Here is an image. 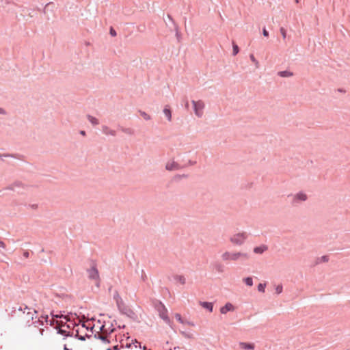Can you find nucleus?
Masks as SVG:
<instances>
[{"instance_id": "obj_24", "label": "nucleus", "mask_w": 350, "mask_h": 350, "mask_svg": "<svg viewBox=\"0 0 350 350\" xmlns=\"http://www.w3.org/2000/svg\"><path fill=\"white\" fill-rule=\"evenodd\" d=\"M175 318H176V319L178 321H179L180 323H184V322H183V319H182V317H181V316H180V314L176 313V314H175Z\"/></svg>"}, {"instance_id": "obj_26", "label": "nucleus", "mask_w": 350, "mask_h": 350, "mask_svg": "<svg viewBox=\"0 0 350 350\" xmlns=\"http://www.w3.org/2000/svg\"><path fill=\"white\" fill-rule=\"evenodd\" d=\"M250 57L251 60L256 64V67H258V62L256 59L254 55H250Z\"/></svg>"}, {"instance_id": "obj_6", "label": "nucleus", "mask_w": 350, "mask_h": 350, "mask_svg": "<svg viewBox=\"0 0 350 350\" xmlns=\"http://www.w3.org/2000/svg\"><path fill=\"white\" fill-rule=\"evenodd\" d=\"M308 199L307 195L304 192H299L294 195L293 202L299 203L300 202H304Z\"/></svg>"}, {"instance_id": "obj_15", "label": "nucleus", "mask_w": 350, "mask_h": 350, "mask_svg": "<svg viewBox=\"0 0 350 350\" xmlns=\"http://www.w3.org/2000/svg\"><path fill=\"white\" fill-rule=\"evenodd\" d=\"M278 75L281 77H290L293 75V72L287 70L280 71L278 73Z\"/></svg>"}, {"instance_id": "obj_4", "label": "nucleus", "mask_w": 350, "mask_h": 350, "mask_svg": "<svg viewBox=\"0 0 350 350\" xmlns=\"http://www.w3.org/2000/svg\"><path fill=\"white\" fill-rule=\"evenodd\" d=\"M192 104L196 116L198 118H201L204 113V109L205 107L204 103L202 100L197 101L192 100Z\"/></svg>"}, {"instance_id": "obj_33", "label": "nucleus", "mask_w": 350, "mask_h": 350, "mask_svg": "<svg viewBox=\"0 0 350 350\" xmlns=\"http://www.w3.org/2000/svg\"><path fill=\"white\" fill-rule=\"evenodd\" d=\"M137 345H139V347H140V344H139V342H138L137 340H135V347H137Z\"/></svg>"}, {"instance_id": "obj_16", "label": "nucleus", "mask_w": 350, "mask_h": 350, "mask_svg": "<svg viewBox=\"0 0 350 350\" xmlns=\"http://www.w3.org/2000/svg\"><path fill=\"white\" fill-rule=\"evenodd\" d=\"M87 118L88 120L93 124V125H98L99 124V121L97 118L95 117H93L90 115L87 116Z\"/></svg>"}, {"instance_id": "obj_29", "label": "nucleus", "mask_w": 350, "mask_h": 350, "mask_svg": "<svg viewBox=\"0 0 350 350\" xmlns=\"http://www.w3.org/2000/svg\"><path fill=\"white\" fill-rule=\"evenodd\" d=\"M262 34L265 36V37H268L269 36V32L267 31V29L265 28H264L262 29Z\"/></svg>"}, {"instance_id": "obj_9", "label": "nucleus", "mask_w": 350, "mask_h": 350, "mask_svg": "<svg viewBox=\"0 0 350 350\" xmlns=\"http://www.w3.org/2000/svg\"><path fill=\"white\" fill-rule=\"evenodd\" d=\"M165 169L169 171L177 170L179 169V165L175 161H171L166 163Z\"/></svg>"}, {"instance_id": "obj_35", "label": "nucleus", "mask_w": 350, "mask_h": 350, "mask_svg": "<svg viewBox=\"0 0 350 350\" xmlns=\"http://www.w3.org/2000/svg\"><path fill=\"white\" fill-rule=\"evenodd\" d=\"M5 111L2 108H0V113H4Z\"/></svg>"}, {"instance_id": "obj_17", "label": "nucleus", "mask_w": 350, "mask_h": 350, "mask_svg": "<svg viewBox=\"0 0 350 350\" xmlns=\"http://www.w3.org/2000/svg\"><path fill=\"white\" fill-rule=\"evenodd\" d=\"M163 113L165 115V116L167 117V120L169 121H171L172 120V113H171L170 109L168 107H165V109H163Z\"/></svg>"}, {"instance_id": "obj_3", "label": "nucleus", "mask_w": 350, "mask_h": 350, "mask_svg": "<svg viewBox=\"0 0 350 350\" xmlns=\"http://www.w3.org/2000/svg\"><path fill=\"white\" fill-rule=\"evenodd\" d=\"M248 238V234L246 232H239L237 233H235L234 234H232L230 237V242L233 245H243L245 241L247 240V239Z\"/></svg>"}, {"instance_id": "obj_30", "label": "nucleus", "mask_w": 350, "mask_h": 350, "mask_svg": "<svg viewBox=\"0 0 350 350\" xmlns=\"http://www.w3.org/2000/svg\"><path fill=\"white\" fill-rule=\"evenodd\" d=\"M100 330H101V332H103V334H104V333H107V331L105 329V325H103V326L100 327Z\"/></svg>"}, {"instance_id": "obj_36", "label": "nucleus", "mask_w": 350, "mask_h": 350, "mask_svg": "<svg viewBox=\"0 0 350 350\" xmlns=\"http://www.w3.org/2000/svg\"><path fill=\"white\" fill-rule=\"evenodd\" d=\"M64 350H68V347H67L66 345H64Z\"/></svg>"}, {"instance_id": "obj_25", "label": "nucleus", "mask_w": 350, "mask_h": 350, "mask_svg": "<svg viewBox=\"0 0 350 350\" xmlns=\"http://www.w3.org/2000/svg\"><path fill=\"white\" fill-rule=\"evenodd\" d=\"M75 323L70 319V321L68 322L66 325V329H70L72 327L75 326Z\"/></svg>"}, {"instance_id": "obj_41", "label": "nucleus", "mask_w": 350, "mask_h": 350, "mask_svg": "<svg viewBox=\"0 0 350 350\" xmlns=\"http://www.w3.org/2000/svg\"><path fill=\"white\" fill-rule=\"evenodd\" d=\"M100 338H101L102 340H105V337H104L103 336H100Z\"/></svg>"}, {"instance_id": "obj_13", "label": "nucleus", "mask_w": 350, "mask_h": 350, "mask_svg": "<svg viewBox=\"0 0 350 350\" xmlns=\"http://www.w3.org/2000/svg\"><path fill=\"white\" fill-rule=\"evenodd\" d=\"M103 132L105 135H112V136L116 135V131L109 129V127H107L106 126H103Z\"/></svg>"}, {"instance_id": "obj_14", "label": "nucleus", "mask_w": 350, "mask_h": 350, "mask_svg": "<svg viewBox=\"0 0 350 350\" xmlns=\"http://www.w3.org/2000/svg\"><path fill=\"white\" fill-rule=\"evenodd\" d=\"M162 310L160 311V317L165 321H168L167 311L163 306H162Z\"/></svg>"}, {"instance_id": "obj_40", "label": "nucleus", "mask_w": 350, "mask_h": 350, "mask_svg": "<svg viewBox=\"0 0 350 350\" xmlns=\"http://www.w3.org/2000/svg\"><path fill=\"white\" fill-rule=\"evenodd\" d=\"M81 340H85V338L83 336H80L79 338Z\"/></svg>"}, {"instance_id": "obj_18", "label": "nucleus", "mask_w": 350, "mask_h": 350, "mask_svg": "<svg viewBox=\"0 0 350 350\" xmlns=\"http://www.w3.org/2000/svg\"><path fill=\"white\" fill-rule=\"evenodd\" d=\"M244 282L246 285L252 286L253 285V280L251 277H247L243 279Z\"/></svg>"}, {"instance_id": "obj_21", "label": "nucleus", "mask_w": 350, "mask_h": 350, "mask_svg": "<svg viewBox=\"0 0 350 350\" xmlns=\"http://www.w3.org/2000/svg\"><path fill=\"white\" fill-rule=\"evenodd\" d=\"M265 286H266V284L265 283H260L258 285V290L260 291V292H262V293H264L265 292Z\"/></svg>"}, {"instance_id": "obj_20", "label": "nucleus", "mask_w": 350, "mask_h": 350, "mask_svg": "<svg viewBox=\"0 0 350 350\" xmlns=\"http://www.w3.org/2000/svg\"><path fill=\"white\" fill-rule=\"evenodd\" d=\"M140 116L146 120H150V116L144 111H139Z\"/></svg>"}, {"instance_id": "obj_2", "label": "nucleus", "mask_w": 350, "mask_h": 350, "mask_svg": "<svg viewBox=\"0 0 350 350\" xmlns=\"http://www.w3.org/2000/svg\"><path fill=\"white\" fill-rule=\"evenodd\" d=\"M54 317L60 319V320H56V327L58 329V333L64 334L66 336H70V332L64 328L66 327V323L70 321L68 317L55 315Z\"/></svg>"}, {"instance_id": "obj_39", "label": "nucleus", "mask_w": 350, "mask_h": 350, "mask_svg": "<svg viewBox=\"0 0 350 350\" xmlns=\"http://www.w3.org/2000/svg\"><path fill=\"white\" fill-rule=\"evenodd\" d=\"M76 332H77V335L78 336V335H79V329H77L76 330Z\"/></svg>"}, {"instance_id": "obj_11", "label": "nucleus", "mask_w": 350, "mask_h": 350, "mask_svg": "<svg viewBox=\"0 0 350 350\" xmlns=\"http://www.w3.org/2000/svg\"><path fill=\"white\" fill-rule=\"evenodd\" d=\"M268 249L267 245H262L260 246L255 247L254 248V252L257 254H261Z\"/></svg>"}, {"instance_id": "obj_38", "label": "nucleus", "mask_w": 350, "mask_h": 350, "mask_svg": "<svg viewBox=\"0 0 350 350\" xmlns=\"http://www.w3.org/2000/svg\"><path fill=\"white\" fill-rule=\"evenodd\" d=\"M113 349H114V350H118V346H115V347H113Z\"/></svg>"}, {"instance_id": "obj_22", "label": "nucleus", "mask_w": 350, "mask_h": 350, "mask_svg": "<svg viewBox=\"0 0 350 350\" xmlns=\"http://www.w3.org/2000/svg\"><path fill=\"white\" fill-rule=\"evenodd\" d=\"M275 293L277 294H278V295L280 294L282 292V290H283L282 285V284H278V286H275Z\"/></svg>"}, {"instance_id": "obj_34", "label": "nucleus", "mask_w": 350, "mask_h": 350, "mask_svg": "<svg viewBox=\"0 0 350 350\" xmlns=\"http://www.w3.org/2000/svg\"><path fill=\"white\" fill-rule=\"evenodd\" d=\"M80 134L82 135L83 136H85V132L84 131H81L80 132Z\"/></svg>"}, {"instance_id": "obj_43", "label": "nucleus", "mask_w": 350, "mask_h": 350, "mask_svg": "<svg viewBox=\"0 0 350 350\" xmlns=\"http://www.w3.org/2000/svg\"><path fill=\"white\" fill-rule=\"evenodd\" d=\"M107 350H111V349H107Z\"/></svg>"}, {"instance_id": "obj_12", "label": "nucleus", "mask_w": 350, "mask_h": 350, "mask_svg": "<svg viewBox=\"0 0 350 350\" xmlns=\"http://www.w3.org/2000/svg\"><path fill=\"white\" fill-rule=\"evenodd\" d=\"M200 305L208 310L209 312H212L213 311V305L211 302H207V301H200Z\"/></svg>"}, {"instance_id": "obj_32", "label": "nucleus", "mask_w": 350, "mask_h": 350, "mask_svg": "<svg viewBox=\"0 0 350 350\" xmlns=\"http://www.w3.org/2000/svg\"><path fill=\"white\" fill-rule=\"evenodd\" d=\"M0 247L5 248V243L2 241H0Z\"/></svg>"}, {"instance_id": "obj_10", "label": "nucleus", "mask_w": 350, "mask_h": 350, "mask_svg": "<svg viewBox=\"0 0 350 350\" xmlns=\"http://www.w3.org/2000/svg\"><path fill=\"white\" fill-rule=\"evenodd\" d=\"M239 346L242 349L245 350H253L255 348V345L254 343L244 342H241L239 344Z\"/></svg>"}, {"instance_id": "obj_23", "label": "nucleus", "mask_w": 350, "mask_h": 350, "mask_svg": "<svg viewBox=\"0 0 350 350\" xmlns=\"http://www.w3.org/2000/svg\"><path fill=\"white\" fill-rule=\"evenodd\" d=\"M280 31L282 36L283 39H285L286 36V31L284 27H281L280 29Z\"/></svg>"}, {"instance_id": "obj_28", "label": "nucleus", "mask_w": 350, "mask_h": 350, "mask_svg": "<svg viewBox=\"0 0 350 350\" xmlns=\"http://www.w3.org/2000/svg\"><path fill=\"white\" fill-rule=\"evenodd\" d=\"M329 260V258L327 256H323L321 258V262H327Z\"/></svg>"}, {"instance_id": "obj_7", "label": "nucleus", "mask_w": 350, "mask_h": 350, "mask_svg": "<svg viewBox=\"0 0 350 350\" xmlns=\"http://www.w3.org/2000/svg\"><path fill=\"white\" fill-rule=\"evenodd\" d=\"M88 276L90 279L98 280L99 279V274L95 266H92L88 270Z\"/></svg>"}, {"instance_id": "obj_27", "label": "nucleus", "mask_w": 350, "mask_h": 350, "mask_svg": "<svg viewBox=\"0 0 350 350\" xmlns=\"http://www.w3.org/2000/svg\"><path fill=\"white\" fill-rule=\"evenodd\" d=\"M239 53V47L237 44H233V54L235 55Z\"/></svg>"}, {"instance_id": "obj_37", "label": "nucleus", "mask_w": 350, "mask_h": 350, "mask_svg": "<svg viewBox=\"0 0 350 350\" xmlns=\"http://www.w3.org/2000/svg\"><path fill=\"white\" fill-rule=\"evenodd\" d=\"M81 327H82V328H85V327H86V325H85V324H84V323H83V324L81 325Z\"/></svg>"}, {"instance_id": "obj_5", "label": "nucleus", "mask_w": 350, "mask_h": 350, "mask_svg": "<svg viewBox=\"0 0 350 350\" xmlns=\"http://www.w3.org/2000/svg\"><path fill=\"white\" fill-rule=\"evenodd\" d=\"M43 332L44 330L42 329L34 327L30 336L31 340L33 341L39 340L43 335Z\"/></svg>"}, {"instance_id": "obj_8", "label": "nucleus", "mask_w": 350, "mask_h": 350, "mask_svg": "<svg viewBox=\"0 0 350 350\" xmlns=\"http://www.w3.org/2000/svg\"><path fill=\"white\" fill-rule=\"evenodd\" d=\"M235 310V307L231 303H226L224 306L220 308V312L223 314H226L228 312H233Z\"/></svg>"}, {"instance_id": "obj_42", "label": "nucleus", "mask_w": 350, "mask_h": 350, "mask_svg": "<svg viewBox=\"0 0 350 350\" xmlns=\"http://www.w3.org/2000/svg\"><path fill=\"white\" fill-rule=\"evenodd\" d=\"M64 328L66 329V326L64 327ZM67 330H69L70 332V329H67Z\"/></svg>"}, {"instance_id": "obj_1", "label": "nucleus", "mask_w": 350, "mask_h": 350, "mask_svg": "<svg viewBox=\"0 0 350 350\" xmlns=\"http://www.w3.org/2000/svg\"><path fill=\"white\" fill-rule=\"evenodd\" d=\"M222 261L226 262H236L240 260H246L248 255L246 253L236 251H225L221 255Z\"/></svg>"}, {"instance_id": "obj_19", "label": "nucleus", "mask_w": 350, "mask_h": 350, "mask_svg": "<svg viewBox=\"0 0 350 350\" xmlns=\"http://www.w3.org/2000/svg\"><path fill=\"white\" fill-rule=\"evenodd\" d=\"M176 280L180 284H185V278L183 275L176 276Z\"/></svg>"}, {"instance_id": "obj_31", "label": "nucleus", "mask_w": 350, "mask_h": 350, "mask_svg": "<svg viewBox=\"0 0 350 350\" xmlns=\"http://www.w3.org/2000/svg\"><path fill=\"white\" fill-rule=\"evenodd\" d=\"M110 33H111L113 36H116V31H115L113 29H111V30H110Z\"/></svg>"}]
</instances>
